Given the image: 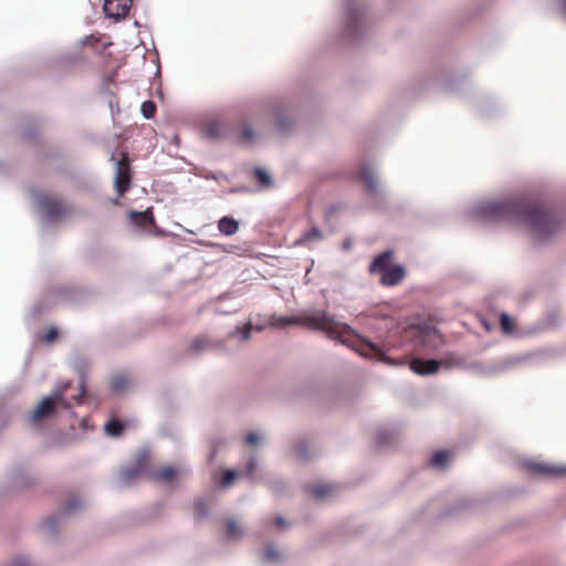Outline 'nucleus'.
Masks as SVG:
<instances>
[{"label": "nucleus", "instance_id": "49", "mask_svg": "<svg viewBox=\"0 0 566 566\" xmlns=\"http://www.w3.org/2000/svg\"><path fill=\"white\" fill-rule=\"evenodd\" d=\"M35 135H36V132L34 129H25L23 132V136L25 139H31V138L35 137Z\"/></svg>", "mask_w": 566, "mask_h": 566}, {"label": "nucleus", "instance_id": "5", "mask_svg": "<svg viewBox=\"0 0 566 566\" xmlns=\"http://www.w3.org/2000/svg\"><path fill=\"white\" fill-rule=\"evenodd\" d=\"M84 506L80 496L72 495L64 501L59 511L42 521L40 527L49 537H55L59 528L71 517L77 515Z\"/></svg>", "mask_w": 566, "mask_h": 566}, {"label": "nucleus", "instance_id": "8", "mask_svg": "<svg viewBox=\"0 0 566 566\" xmlns=\"http://www.w3.org/2000/svg\"><path fill=\"white\" fill-rule=\"evenodd\" d=\"M273 125L281 136L293 133L298 124L300 114L297 107L291 103H276L272 107Z\"/></svg>", "mask_w": 566, "mask_h": 566}, {"label": "nucleus", "instance_id": "23", "mask_svg": "<svg viewBox=\"0 0 566 566\" xmlns=\"http://www.w3.org/2000/svg\"><path fill=\"white\" fill-rule=\"evenodd\" d=\"M116 74L117 73H108L107 76H105L103 80L102 87V93L108 96V106L113 116L115 115V113H119L118 101L114 97V93L109 88V85L115 81Z\"/></svg>", "mask_w": 566, "mask_h": 566}, {"label": "nucleus", "instance_id": "51", "mask_svg": "<svg viewBox=\"0 0 566 566\" xmlns=\"http://www.w3.org/2000/svg\"><path fill=\"white\" fill-rule=\"evenodd\" d=\"M352 245H353L352 240L348 239V240L344 241L343 249L346 250V251L350 250Z\"/></svg>", "mask_w": 566, "mask_h": 566}, {"label": "nucleus", "instance_id": "26", "mask_svg": "<svg viewBox=\"0 0 566 566\" xmlns=\"http://www.w3.org/2000/svg\"><path fill=\"white\" fill-rule=\"evenodd\" d=\"M72 382L70 380H61L56 382L54 389L52 390L51 395L54 397L60 403H62L63 408H70L71 401L66 397L67 390L71 388Z\"/></svg>", "mask_w": 566, "mask_h": 566}, {"label": "nucleus", "instance_id": "15", "mask_svg": "<svg viewBox=\"0 0 566 566\" xmlns=\"http://www.w3.org/2000/svg\"><path fill=\"white\" fill-rule=\"evenodd\" d=\"M72 364H73V368L75 369V371L80 376V384H78L80 392L77 395L72 396V399L77 405H81V403H83L84 398H85L86 392H87L86 375H87V371H88V368H90V363L87 361L86 358L77 356V357L74 358Z\"/></svg>", "mask_w": 566, "mask_h": 566}, {"label": "nucleus", "instance_id": "33", "mask_svg": "<svg viewBox=\"0 0 566 566\" xmlns=\"http://www.w3.org/2000/svg\"><path fill=\"white\" fill-rule=\"evenodd\" d=\"M324 234L317 227H312L305 231L302 237L295 241V244H310L323 240Z\"/></svg>", "mask_w": 566, "mask_h": 566}, {"label": "nucleus", "instance_id": "4", "mask_svg": "<svg viewBox=\"0 0 566 566\" xmlns=\"http://www.w3.org/2000/svg\"><path fill=\"white\" fill-rule=\"evenodd\" d=\"M248 340V319L241 321L233 329L229 331L224 338H210L199 336L188 345L187 352L199 356L205 352L213 350L228 357H234L240 346Z\"/></svg>", "mask_w": 566, "mask_h": 566}, {"label": "nucleus", "instance_id": "34", "mask_svg": "<svg viewBox=\"0 0 566 566\" xmlns=\"http://www.w3.org/2000/svg\"><path fill=\"white\" fill-rule=\"evenodd\" d=\"M218 228L222 234L232 235L239 228V222L231 217H222L218 222Z\"/></svg>", "mask_w": 566, "mask_h": 566}, {"label": "nucleus", "instance_id": "35", "mask_svg": "<svg viewBox=\"0 0 566 566\" xmlns=\"http://www.w3.org/2000/svg\"><path fill=\"white\" fill-rule=\"evenodd\" d=\"M307 491L317 500H323L332 493V486L325 483H313L307 486Z\"/></svg>", "mask_w": 566, "mask_h": 566}, {"label": "nucleus", "instance_id": "32", "mask_svg": "<svg viewBox=\"0 0 566 566\" xmlns=\"http://www.w3.org/2000/svg\"><path fill=\"white\" fill-rule=\"evenodd\" d=\"M126 429V424L117 418H111L104 424V431L106 436L112 438L119 437Z\"/></svg>", "mask_w": 566, "mask_h": 566}, {"label": "nucleus", "instance_id": "57", "mask_svg": "<svg viewBox=\"0 0 566 566\" xmlns=\"http://www.w3.org/2000/svg\"><path fill=\"white\" fill-rule=\"evenodd\" d=\"M563 10L566 13V0L563 1Z\"/></svg>", "mask_w": 566, "mask_h": 566}, {"label": "nucleus", "instance_id": "40", "mask_svg": "<svg viewBox=\"0 0 566 566\" xmlns=\"http://www.w3.org/2000/svg\"><path fill=\"white\" fill-rule=\"evenodd\" d=\"M269 488L274 494L283 495L287 490V483L283 479L274 476L269 481Z\"/></svg>", "mask_w": 566, "mask_h": 566}, {"label": "nucleus", "instance_id": "21", "mask_svg": "<svg viewBox=\"0 0 566 566\" xmlns=\"http://www.w3.org/2000/svg\"><path fill=\"white\" fill-rule=\"evenodd\" d=\"M405 273V268L402 265H392L380 274V282L386 286H395L403 279Z\"/></svg>", "mask_w": 566, "mask_h": 566}, {"label": "nucleus", "instance_id": "7", "mask_svg": "<svg viewBox=\"0 0 566 566\" xmlns=\"http://www.w3.org/2000/svg\"><path fill=\"white\" fill-rule=\"evenodd\" d=\"M150 453L147 449H142L137 452L133 464L123 467L114 480L118 489H127L135 484L142 475L148 470V460Z\"/></svg>", "mask_w": 566, "mask_h": 566}, {"label": "nucleus", "instance_id": "24", "mask_svg": "<svg viewBox=\"0 0 566 566\" xmlns=\"http://www.w3.org/2000/svg\"><path fill=\"white\" fill-rule=\"evenodd\" d=\"M200 129L202 135L210 140H216L222 137V127L218 120H203L200 125Z\"/></svg>", "mask_w": 566, "mask_h": 566}, {"label": "nucleus", "instance_id": "27", "mask_svg": "<svg viewBox=\"0 0 566 566\" xmlns=\"http://www.w3.org/2000/svg\"><path fill=\"white\" fill-rule=\"evenodd\" d=\"M253 175L256 180L258 191L268 190L274 186V180L268 170L261 167H255L253 170Z\"/></svg>", "mask_w": 566, "mask_h": 566}, {"label": "nucleus", "instance_id": "42", "mask_svg": "<svg viewBox=\"0 0 566 566\" xmlns=\"http://www.w3.org/2000/svg\"><path fill=\"white\" fill-rule=\"evenodd\" d=\"M140 112L146 119H151L156 114V104L149 99L145 101L142 103Z\"/></svg>", "mask_w": 566, "mask_h": 566}, {"label": "nucleus", "instance_id": "59", "mask_svg": "<svg viewBox=\"0 0 566 566\" xmlns=\"http://www.w3.org/2000/svg\"><path fill=\"white\" fill-rule=\"evenodd\" d=\"M160 75H161V73H159V72H156V73H155V76H156V77H160Z\"/></svg>", "mask_w": 566, "mask_h": 566}, {"label": "nucleus", "instance_id": "58", "mask_svg": "<svg viewBox=\"0 0 566 566\" xmlns=\"http://www.w3.org/2000/svg\"><path fill=\"white\" fill-rule=\"evenodd\" d=\"M249 136H250V139H251V138H252V136H253V132H252V129H251V128H250Z\"/></svg>", "mask_w": 566, "mask_h": 566}, {"label": "nucleus", "instance_id": "30", "mask_svg": "<svg viewBox=\"0 0 566 566\" xmlns=\"http://www.w3.org/2000/svg\"><path fill=\"white\" fill-rule=\"evenodd\" d=\"M130 379L125 374H115L111 376L108 386L113 394H120L125 391L130 386Z\"/></svg>", "mask_w": 566, "mask_h": 566}, {"label": "nucleus", "instance_id": "38", "mask_svg": "<svg viewBox=\"0 0 566 566\" xmlns=\"http://www.w3.org/2000/svg\"><path fill=\"white\" fill-rule=\"evenodd\" d=\"M151 475L156 481L170 482L177 475V469L174 467H166L151 472Z\"/></svg>", "mask_w": 566, "mask_h": 566}, {"label": "nucleus", "instance_id": "52", "mask_svg": "<svg viewBox=\"0 0 566 566\" xmlns=\"http://www.w3.org/2000/svg\"><path fill=\"white\" fill-rule=\"evenodd\" d=\"M81 428H82L83 430H88L90 426H88V421H87V419H86V418H83V419L81 420Z\"/></svg>", "mask_w": 566, "mask_h": 566}, {"label": "nucleus", "instance_id": "9", "mask_svg": "<svg viewBox=\"0 0 566 566\" xmlns=\"http://www.w3.org/2000/svg\"><path fill=\"white\" fill-rule=\"evenodd\" d=\"M30 195L36 210L45 217L49 224L65 214V207L59 198L38 189H31Z\"/></svg>", "mask_w": 566, "mask_h": 566}, {"label": "nucleus", "instance_id": "50", "mask_svg": "<svg viewBox=\"0 0 566 566\" xmlns=\"http://www.w3.org/2000/svg\"><path fill=\"white\" fill-rule=\"evenodd\" d=\"M241 138L242 139H248V124H242V127H241Z\"/></svg>", "mask_w": 566, "mask_h": 566}, {"label": "nucleus", "instance_id": "16", "mask_svg": "<svg viewBox=\"0 0 566 566\" xmlns=\"http://www.w3.org/2000/svg\"><path fill=\"white\" fill-rule=\"evenodd\" d=\"M418 342L428 350H437L442 345V337L434 327L424 325L419 329Z\"/></svg>", "mask_w": 566, "mask_h": 566}, {"label": "nucleus", "instance_id": "54", "mask_svg": "<svg viewBox=\"0 0 566 566\" xmlns=\"http://www.w3.org/2000/svg\"><path fill=\"white\" fill-rule=\"evenodd\" d=\"M218 312H219L220 314H224V315H226V314H230V313H232V311L221 310V308H219V310H218ZM233 312H235V310H233Z\"/></svg>", "mask_w": 566, "mask_h": 566}, {"label": "nucleus", "instance_id": "55", "mask_svg": "<svg viewBox=\"0 0 566 566\" xmlns=\"http://www.w3.org/2000/svg\"><path fill=\"white\" fill-rule=\"evenodd\" d=\"M242 441L248 443V432L242 434Z\"/></svg>", "mask_w": 566, "mask_h": 566}, {"label": "nucleus", "instance_id": "18", "mask_svg": "<svg viewBox=\"0 0 566 566\" xmlns=\"http://www.w3.org/2000/svg\"><path fill=\"white\" fill-rule=\"evenodd\" d=\"M441 365L442 363L437 359L413 358L409 367L417 375L429 376L436 374Z\"/></svg>", "mask_w": 566, "mask_h": 566}, {"label": "nucleus", "instance_id": "11", "mask_svg": "<svg viewBox=\"0 0 566 566\" xmlns=\"http://www.w3.org/2000/svg\"><path fill=\"white\" fill-rule=\"evenodd\" d=\"M66 409L67 408L62 407V403H60V401H57L54 397L49 395L45 396L39 402V405L34 408L33 411L25 415L24 418L31 426H38L43 421L55 416L59 411Z\"/></svg>", "mask_w": 566, "mask_h": 566}, {"label": "nucleus", "instance_id": "56", "mask_svg": "<svg viewBox=\"0 0 566 566\" xmlns=\"http://www.w3.org/2000/svg\"><path fill=\"white\" fill-rule=\"evenodd\" d=\"M134 27H136V28H140V23H139L137 20H135V21H134Z\"/></svg>", "mask_w": 566, "mask_h": 566}, {"label": "nucleus", "instance_id": "3", "mask_svg": "<svg viewBox=\"0 0 566 566\" xmlns=\"http://www.w3.org/2000/svg\"><path fill=\"white\" fill-rule=\"evenodd\" d=\"M343 22L339 40L348 45H361L374 35V18L368 0H340Z\"/></svg>", "mask_w": 566, "mask_h": 566}, {"label": "nucleus", "instance_id": "60", "mask_svg": "<svg viewBox=\"0 0 566 566\" xmlns=\"http://www.w3.org/2000/svg\"><path fill=\"white\" fill-rule=\"evenodd\" d=\"M156 67H157V70H156V71H157V72H160V65H159V64H157V66H156Z\"/></svg>", "mask_w": 566, "mask_h": 566}, {"label": "nucleus", "instance_id": "25", "mask_svg": "<svg viewBox=\"0 0 566 566\" xmlns=\"http://www.w3.org/2000/svg\"><path fill=\"white\" fill-rule=\"evenodd\" d=\"M223 539L226 542H235L243 536V531L233 517L224 518Z\"/></svg>", "mask_w": 566, "mask_h": 566}, {"label": "nucleus", "instance_id": "53", "mask_svg": "<svg viewBox=\"0 0 566 566\" xmlns=\"http://www.w3.org/2000/svg\"><path fill=\"white\" fill-rule=\"evenodd\" d=\"M384 360L387 361L390 365H395V366L396 365H400L398 361H396L395 359H391V358H385Z\"/></svg>", "mask_w": 566, "mask_h": 566}, {"label": "nucleus", "instance_id": "10", "mask_svg": "<svg viewBox=\"0 0 566 566\" xmlns=\"http://www.w3.org/2000/svg\"><path fill=\"white\" fill-rule=\"evenodd\" d=\"M359 178L364 182L368 196L380 205L385 198L386 189L378 177L376 167L370 163H364L359 170Z\"/></svg>", "mask_w": 566, "mask_h": 566}, {"label": "nucleus", "instance_id": "43", "mask_svg": "<svg viewBox=\"0 0 566 566\" xmlns=\"http://www.w3.org/2000/svg\"><path fill=\"white\" fill-rule=\"evenodd\" d=\"M0 566H31L30 558L25 555H17Z\"/></svg>", "mask_w": 566, "mask_h": 566}, {"label": "nucleus", "instance_id": "48", "mask_svg": "<svg viewBox=\"0 0 566 566\" xmlns=\"http://www.w3.org/2000/svg\"><path fill=\"white\" fill-rule=\"evenodd\" d=\"M274 524H275L276 526H279V527H284L285 525H287V522L285 521V518H284V517H282V516H277V517H275V520H274Z\"/></svg>", "mask_w": 566, "mask_h": 566}, {"label": "nucleus", "instance_id": "13", "mask_svg": "<svg viewBox=\"0 0 566 566\" xmlns=\"http://www.w3.org/2000/svg\"><path fill=\"white\" fill-rule=\"evenodd\" d=\"M7 481L11 489L23 490L34 483L35 473L30 467L19 463L11 468Z\"/></svg>", "mask_w": 566, "mask_h": 566}, {"label": "nucleus", "instance_id": "17", "mask_svg": "<svg viewBox=\"0 0 566 566\" xmlns=\"http://www.w3.org/2000/svg\"><path fill=\"white\" fill-rule=\"evenodd\" d=\"M268 443L265 432L250 431V452L252 448H263ZM259 462L250 454V483L256 479V472L259 471Z\"/></svg>", "mask_w": 566, "mask_h": 566}, {"label": "nucleus", "instance_id": "44", "mask_svg": "<svg viewBox=\"0 0 566 566\" xmlns=\"http://www.w3.org/2000/svg\"><path fill=\"white\" fill-rule=\"evenodd\" d=\"M500 325L504 333L510 334L513 332L514 325L509 314L502 313L500 315Z\"/></svg>", "mask_w": 566, "mask_h": 566}, {"label": "nucleus", "instance_id": "46", "mask_svg": "<svg viewBox=\"0 0 566 566\" xmlns=\"http://www.w3.org/2000/svg\"><path fill=\"white\" fill-rule=\"evenodd\" d=\"M81 56L78 54H70L63 56V60L66 61L71 65H75L80 61Z\"/></svg>", "mask_w": 566, "mask_h": 566}, {"label": "nucleus", "instance_id": "19", "mask_svg": "<svg viewBox=\"0 0 566 566\" xmlns=\"http://www.w3.org/2000/svg\"><path fill=\"white\" fill-rule=\"evenodd\" d=\"M527 468L531 472L545 476H562L566 474V467L549 465L542 462H530Z\"/></svg>", "mask_w": 566, "mask_h": 566}, {"label": "nucleus", "instance_id": "39", "mask_svg": "<svg viewBox=\"0 0 566 566\" xmlns=\"http://www.w3.org/2000/svg\"><path fill=\"white\" fill-rule=\"evenodd\" d=\"M532 357V354H524V355H514L511 357L505 358L499 366L500 369H509L514 366H517L522 364L523 361L527 360Z\"/></svg>", "mask_w": 566, "mask_h": 566}, {"label": "nucleus", "instance_id": "28", "mask_svg": "<svg viewBox=\"0 0 566 566\" xmlns=\"http://www.w3.org/2000/svg\"><path fill=\"white\" fill-rule=\"evenodd\" d=\"M453 452L450 450H439L430 458V465L438 470L448 468L452 461Z\"/></svg>", "mask_w": 566, "mask_h": 566}, {"label": "nucleus", "instance_id": "47", "mask_svg": "<svg viewBox=\"0 0 566 566\" xmlns=\"http://www.w3.org/2000/svg\"><path fill=\"white\" fill-rule=\"evenodd\" d=\"M20 389H21V384H12L10 387H8L7 394L14 395V394L19 392Z\"/></svg>", "mask_w": 566, "mask_h": 566}, {"label": "nucleus", "instance_id": "29", "mask_svg": "<svg viewBox=\"0 0 566 566\" xmlns=\"http://www.w3.org/2000/svg\"><path fill=\"white\" fill-rule=\"evenodd\" d=\"M193 518L196 523H201L210 516L209 502L205 497H198L192 504Z\"/></svg>", "mask_w": 566, "mask_h": 566}, {"label": "nucleus", "instance_id": "31", "mask_svg": "<svg viewBox=\"0 0 566 566\" xmlns=\"http://www.w3.org/2000/svg\"><path fill=\"white\" fill-rule=\"evenodd\" d=\"M283 559H284V553L279 551L275 546L268 545L263 549V553H262L263 563L274 565V564L281 563Z\"/></svg>", "mask_w": 566, "mask_h": 566}, {"label": "nucleus", "instance_id": "20", "mask_svg": "<svg viewBox=\"0 0 566 566\" xmlns=\"http://www.w3.org/2000/svg\"><path fill=\"white\" fill-rule=\"evenodd\" d=\"M394 252L386 250L378 254L369 265V272L371 274H382L385 271L390 269L392 265Z\"/></svg>", "mask_w": 566, "mask_h": 566}, {"label": "nucleus", "instance_id": "41", "mask_svg": "<svg viewBox=\"0 0 566 566\" xmlns=\"http://www.w3.org/2000/svg\"><path fill=\"white\" fill-rule=\"evenodd\" d=\"M239 476V473L234 469H227L222 472L219 485L221 488H229Z\"/></svg>", "mask_w": 566, "mask_h": 566}, {"label": "nucleus", "instance_id": "1", "mask_svg": "<svg viewBox=\"0 0 566 566\" xmlns=\"http://www.w3.org/2000/svg\"><path fill=\"white\" fill-rule=\"evenodd\" d=\"M470 214L472 220L483 224L509 223L521 227L536 244L548 243L560 231V220L553 209L526 196L480 200Z\"/></svg>", "mask_w": 566, "mask_h": 566}, {"label": "nucleus", "instance_id": "36", "mask_svg": "<svg viewBox=\"0 0 566 566\" xmlns=\"http://www.w3.org/2000/svg\"><path fill=\"white\" fill-rule=\"evenodd\" d=\"M292 453L302 461H308L313 458V453L311 452L308 446L302 440L294 443Z\"/></svg>", "mask_w": 566, "mask_h": 566}, {"label": "nucleus", "instance_id": "2", "mask_svg": "<svg viewBox=\"0 0 566 566\" xmlns=\"http://www.w3.org/2000/svg\"><path fill=\"white\" fill-rule=\"evenodd\" d=\"M292 324L305 325L311 329L321 331L334 340L348 345L363 356H381V349L371 340L359 335L348 324L340 322L335 315L323 310L304 311L295 316H281L273 318L272 325L284 327Z\"/></svg>", "mask_w": 566, "mask_h": 566}, {"label": "nucleus", "instance_id": "37", "mask_svg": "<svg viewBox=\"0 0 566 566\" xmlns=\"http://www.w3.org/2000/svg\"><path fill=\"white\" fill-rule=\"evenodd\" d=\"M60 335V331L56 326H51L46 332L36 333V340L43 344H53Z\"/></svg>", "mask_w": 566, "mask_h": 566}, {"label": "nucleus", "instance_id": "12", "mask_svg": "<svg viewBox=\"0 0 566 566\" xmlns=\"http://www.w3.org/2000/svg\"><path fill=\"white\" fill-rule=\"evenodd\" d=\"M111 161L115 166L114 186L119 197L124 196L130 187L129 159L127 154H123L122 159L115 157V153L111 155Z\"/></svg>", "mask_w": 566, "mask_h": 566}, {"label": "nucleus", "instance_id": "6", "mask_svg": "<svg viewBox=\"0 0 566 566\" xmlns=\"http://www.w3.org/2000/svg\"><path fill=\"white\" fill-rule=\"evenodd\" d=\"M80 296V290L73 283H61L49 287L41 296L33 308V315L41 314L44 310L57 303L74 302Z\"/></svg>", "mask_w": 566, "mask_h": 566}, {"label": "nucleus", "instance_id": "14", "mask_svg": "<svg viewBox=\"0 0 566 566\" xmlns=\"http://www.w3.org/2000/svg\"><path fill=\"white\" fill-rule=\"evenodd\" d=\"M132 6L133 0H104L103 12L107 19L119 22L129 14Z\"/></svg>", "mask_w": 566, "mask_h": 566}, {"label": "nucleus", "instance_id": "61", "mask_svg": "<svg viewBox=\"0 0 566 566\" xmlns=\"http://www.w3.org/2000/svg\"><path fill=\"white\" fill-rule=\"evenodd\" d=\"M113 202H114L115 205H117L119 201H118V199H114V200H113Z\"/></svg>", "mask_w": 566, "mask_h": 566}, {"label": "nucleus", "instance_id": "22", "mask_svg": "<svg viewBox=\"0 0 566 566\" xmlns=\"http://www.w3.org/2000/svg\"><path fill=\"white\" fill-rule=\"evenodd\" d=\"M129 220L135 227L140 228V229L150 227L155 222L153 211L149 208L144 211L130 210L129 211Z\"/></svg>", "mask_w": 566, "mask_h": 566}, {"label": "nucleus", "instance_id": "45", "mask_svg": "<svg viewBox=\"0 0 566 566\" xmlns=\"http://www.w3.org/2000/svg\"><path fill=\"white\" fill-rule=\"evenodd\" d=\"M98 43V38L95 36L94 34H88V35H85L83 36L82 39H80L77 42H76V46L77 48H83V46H96Z\"/></svg>", "mask_w": 566, "mask_h": 566}]
</instances>
